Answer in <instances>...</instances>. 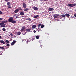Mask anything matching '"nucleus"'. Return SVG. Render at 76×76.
Returning <instances> with one entry per match:
<instances>
[{"mask_svg":"<svg viewBox=\"0 0 76 76\" xmlns=\"http://www.w3.org/2000/svg\"><path fill=\"white\" fill-rule=\"evenodd\" d=\"M76 6V4H68L67 6L68 7H74V6Z\"/></svg>","mask_w":76,"mask_h":76,"instance_id":"f257e3e1","label":"nucleus"},{"mask_svg":"<svg viewBox=\"0 0 76 76\" xmlns=\"http://www.w3.org/2000/svg\"><path fill=\"white\" fill-rule=\"evenodd\" d=\"M0 25L1 26V27H2V28H5V27H6L5 24L3 23H0Z\"/></svg>","mask_w":76,"mask_h":76,"instance_id":"f03ea898","label":"nucleus"},{"mask_svg":"<svg viewBox=\"0 0 76 76\" xmlns=\"http://www.w3.org/2000/svg\"><path fill=\"white\" fill-rule=\"evenodd\" d=\"M13 20V18H10L8 19V21L9 22H12Z\"/></svg>","mask_w":76,"mask_h":76,"instance_id":"7ed1b4c3","label":"nucleus"},{"mask_svg":"<svg viewBox=\"0 0 76 76\" xmlns=\"http://www.w3.org/2000/svg\"><path fill=\"white\" fill-rule=\"evenodd\" d=\"M26 27H25V26H23L22 27V28H21V32H23L25 31L24 29H25V28Z\"/></svg>","mask_w":76,"mask_h":76,"instance_id":"20e7f679","label":"nucleus"},{"mask_svg":"<svg viewBox=\"0 0 76 76\" xmlns=\"http://www.w3.org/2000/svg\"><path fill=\"white\" fill-rule=\"evenodd\" d=\"M59 16V15L58 14H55L53 15V17H54V18H57L58 16Z\"/></svg>","mask_w":76,"mask_h":76,"instance_id":"39448f33","label":"nucleus"},{"mask_svg":"<svg viewBox=\"0 0 76 76\" xmlns=\"http://www.w3.org/2000/svg\"><path fill=\"white\" fill-rule=\"evenodd\" d=\"M7 5L8 6V7L9 9H10V8H11V7H10V3L7 2Z\"/></svg>","mask_w":76,"mask_h":76,"instance_id":"423d86ee","label":"nucleus"},{"mask_svg":"<svg viewBox=\"0 0 76 76\" xmlns=\"http://www.w3.org/2000/svg\"><path fill=\"white\" fill-rule=\"evenodd\" d=\"M23 6L24 9H25V8H26V4H25V3H23Z\"/></svg>","mask_w":76,"mask_h":76,"instance_id":"0eeeda50","label":"nucleus"},{"mask_svg":"<svg viewBox=\"0 0 76 76\" xmlns=\"http://www.w3.org/2000/svg\"><path fill=\"white\" fill-rule=\"evenodd\" d=\"M16 42H17V41L16 40H14V41H13V42H12L11 43V45H14V44H15V43H16Z\"/></svg>","mask_w":76,"mask_h":76,"instance_id":"6e6552de","label":"nucleus"},{"mask_svg":"<svg viewBox=\"0 0 76 76\" xmlns=\"http://www.w3.org/2000/svg\"><path fill=\"white\" fill-rule=\"evenodd\" d=\"M49 11H53L54 9L53 8H50L49 9Z\"/></svg>","mask_w":76,"mask_h":76,"instance_id":"1a4fd4ad","label":"nucleus"},{"mask_svg":"<svg viewBox=\"0 0 76 76\" xmlns=\"http://www.w3.org/2000/svg\"><path fill=\"white\" fill-rule=\"evenodd\" d=\"M20 14L21 16H23V15H25V14L24 13V12H20Z\"/></svg>","mask_w":76,"mask_h":76,"instance_id":"9d476101","label":"nucleus"},{"mask_svg":"<svg viewBox=\"0 0 76 76\" xmlns=\"http://www.w3.org/2000/svg\"><path fill=\"white\" fill-rule=\"evenodd\" d=\"M18 12H19V9H17L14 11V12L15 13H18Z\"/></svg>","mask_w":76,"mask_h":76,"instance_id":"9b49d317","label":"nucleus"},{"mask_svg":"<svg viewBox=\"0 0 76 76\" xmlns=\"http://www.w3.org/2000/svg\"><path fill=\"white\" fill-rule=\"evenodd\" d=\"M37 26L35 25H33L32 27V29H34L36 28Z\"/></svg>","mask_w":76,"mask_h":76,"instance_id":"f8f14e48","label":"nucleus"},{"mask_svg":"<svg viewBox=\"0 0 76 76\" xmlns=\"http://www.w3.org/2000/svg\"><path fill=\"white\" fill-rule=\"evenodd\" d=\"M0 42H1V43H2V44H5L6 42L4 41L3 40H0Z\"/></svg>","mask_w":76,"mask_h":76,"instance_id":"ddd939ff","label":"nucleus"},{"mask_svg":"<svg viewBox=\"0 0 76 76\" xmlns=\"http://www.w3.org/2000/svg\"><path fill=\"white\" fill-rule=\"evenodd\" d=\"M33 9L34 10H37L38 9L37 7H34Z\"/></svg>","mask_w":76,"mask_h":76,"instance_id":"4468645a","label":"nucleus"},{"mask_svg":"<svg viewBox=\"0 0 76 76\" xmlns=\"http://www.w3.org/2000/svg\"><path fill=\"white\" fill-rule=\"evenodd\" d=\"M11 23H16V21L12 20Z\"/></svg>","mask_w":76,"mask_h":76,"instance_id":"2eb2a0df","label":"nucleus"},{"mask_svg":"<svg viewBox=\"0 0 76 76\" xmlns=\"http://www.w3.org/2000/svg\"><path fill=\"white\" fill-rule=\"evenodd\" d=\"M38 17H39V15H37L36 16H34L33 18H34V19H36V18H38Z\"/></svg>","mask_w":76,"mask_h":76,"instance_id":"dca6fc26","label":"nucleus"},{"mask_svg":"<svg viewBox=\"0 0 76 76\" xmlns=\"http://www.w3.org/2000/svg\"><path fill=\"white\" fill-rule=\"evenodd\" d=\"M65 16L67 17H69V16H70V15H69V14L66 13L65 14Z\"/></svg>","mask_w":76,"mask_h":76,"instance_id":"f3484780","label":"nucleus"},{"mask_svg":"<svg viewBox=\"0 0 76 76\" xmlns=\"http://www.w3.org/2000/svg\"><path fill=\"white\" fill-rule=\"evenodd\" d=\"M28 10H29V8H25L24 10V11H25V12H26V11H28Z\"/></svg>","mask_w":76,"mask_h":76,"instance_id":"a211bd4d","label":"nucleus"},{"mask_svg":"<svg viewBox=\"0 0 76 76\" xmlns=\"http://www.w3.org/2000/svg\"><path fill=\"white\" fill-rule=\"evenodd\" d=\"M21 34V32H20V31H18L17 33V35H20Z\"/></svg>","mask_w":76,"mask_h":76,"instance_id":"6ab92c4d","label":"nucleus"},{"mask_svg":"<svg viewBox=\"0 0 76 76\" xmlns=\"http://www.w3.org/2000/svg\"><path fill=\"white\" fill-rule=\"evenodd\" d=\"M5 42H7V44H9V43H10L9 41L7 40H5Z\"/></svg>","mask_w":76,"mask_h":76,"instance_id":"aec40b11","label":"nucleus"},{"mask_svg":"<svg viewBox=\"0 0 76 76\" xmlns=\"http://www.w3.org/2000/svg\"><path fill=\"white\" fill-rule=\"evenodd\" d=\"M27 20H29V21H32V20L30 18H28Z\"/></svg>","mask_w":76,"mask_h":76,"instance_id":"412c9836","label":"nucleus"},{"mask_svg":"<svg viewBox=\"0 0 76 76\" xmlns=\"http://www.w3.org/2000/svg\"><path fill=\"white\" fill-rule=\"evenodd\" d=\"M31 29H30V28L26 29V31H28V32L30 31H31Z\"/></svg>","mask_w":76,"mask_h":76,"instance_id":"4be33fe9","label":"nucleus"},{"mask_svg":"<svg viewBox=\"0 0 76 76\" xmlns=\"http://www.w3.org/2000/svg\"><path fill=\"white\" fill-rule=\"evenodd\" d=\"M7 20H5V21H2V23H7Z\"/></svg>","mask_w":76,"mask_h":76,"instance_id":"5701e85b","label":"nucleus"},{"mask_svg":"<svg viewBox=\"0 0 76 76\" xmlns=\"http://www.w3.org/2000/svg\"><path fill=\"white\" fill-rule=\"evenodd\" d=\"M41 24H39V25H38V29H39V27L41 26Z\"/></svg>","mask_w":76,"mask_h":76,"instance_id":"b1692460","label":"nucleus"},{"mask_svg":"<svg viewBox=\"0 0 76 76\" xmlns=\"http://www.w3.org/2000/svg\"><path fill=\"white\" fill-rule=\"evenodd\" d=\"M61 16L62 17H63V18H65V17H66V16L64 14L62 15H61Z\"/></svg>","mask_w":76,"mask_h":76,"instance_id":"393cba45","label":"nucleus"},{"mask_svg":"<svg viewBox=\"0 0 76 76\" xmlns=\"http://www.w3.org/2000/svg\"><path fill=\"white\" fill-rule=\"evenodd\" d=\"M39 36H36V39H39Z\"/></svg>","mask_w":76,"mask_h":76,"instance_id":"a878e982","label":"nucleus"},{"mask_svg":"<svg viewBox=\"0 0 76 76\" xmlns=\"http://www.w3.org/2000/svg\"><path fill=\"white\" fill-rule=\"evenodd\" d=\"M18 9L20 10H23V9H22L20 7H19Z\"/></svg>","mask_w":76,"mask_h":76,"instance_id":"bb28decb","label":"nucleus"},{"mask_svg":"<svg viewBox=\"0 0 76 76\" xmlns=\"http://www.w3.org/2000/svg\"><path fill=\"white\" fill-rule=\"evenodd\" d=\"M44 27V25H42L41 26V28H43Z\"/></svg>","mask_w":76,"mask_h":76,"instance_id":"cd10ccee","label":"nucleus"},{"mask_svg":"<svg viewBox=\"0 0 76 76\" xmlns=\"http://www.w3.org/2000/svg\"><path fill=\"white\" fill-rule=\"evenodd\" d=\"M0 49H1L3 50H4V48L2 47H0Z\"/></svg>","mask_w":76,"mask_h":76,"instance_id":"c85d7f7f","label":"nucleus"},{"mask_svg":"<svg viewBox=\"0 0 76 76\" xmlns=\"http://www.w3.org/2000/svg\"><path fill=\"white\" fill-rule=\"evenodd\" d=\"M2 30L4 31V32H5V31H6V29H5V28H3L2 29Z\"/></svg>","mask_w":76,"mask_h":76,"instance_id":"c756f323","label":"nucleus"},{"mask_svg":"<svg viewBox=\"0 0 76 76\" xmlns=\"http://www.w3.org/2000/svg\"><path fill=\"white\" fill-rule=\"evenodd\" d=\"M7 47H9V46H10V45H9V43H7Z\"/></svg>","mask_w":76,"mask_h":76,"instance_id":"7c9ffc66","label":"nucleus"},{"mask_svg":"<svg viewBox=\"0 0 76 76\" xmlns=\"http://www.w3.org/2000/svg\"><path fill=\"white\" fill-rule=\"evenodd\" d=\"M3 14V12L1 11H0V15H2Z\"/></svg>","mask_w":76,"mask_h":76,"instance_id":"2f4dec72","label":"nucleus"},{"mask_svg":"<svg viewBox=\"0 0 76 76\" xmlns=\"http://www.w3.org/2000/svg\"><path fill=\"white\" fill-rule=\"evenodd\" d=\"M1 54L0 53V55H2V54H2V53H3V52L2 51H1Z\"/></svg>","mask_w":76,"mask_h":76,"instance_id":"473e14b6","label":"nucleus"},{"mask_svg":"<svg viewBox=\"0 0 76 76\" xmlns=\"http://www.w3.org/2000/svg\"><path fill=\"white\" fill-rule=\"evenodd\" d=\"M10 35L11 36V37H12V36H13V34H12V33H11Z\"/></svg>","mask_w":76,"mask_h":76,"instance_id":"72a5a7b5","label":"nucleus"},{"mask_svg":"<svg viewBox=\"0 0 76 76\" xmlns=\"http://www.w3.org/2000/svg\"><path fill=\"white\" fill-rule=\"evenodd\" d=\"M5 1H9V0H5Z\"/></svg>","mask_w":76,"mask_h":76,"instance_id":"f704fd0d","label":"nucleus"},{"mask_svg":"<svg viewBox=\"0 0 76 76\" xmlns=\"http://www.w3.org/2000/svg\"><path fill=\"white\" fill-rule=\"evenodd\" d=\"M34 34H35V33L36 32V31H35V30H34Z\"/></svg>","mask_w":76,"mask_h":76,"instance_id":"c9c22d12","label":"nucleus"},{"mask_svg":"<svg viewBox=\"0 0 76 76\" xmlns=\"http://www.w3.org/2000/svg\"><path fill=\"white\" fill-rule=\"evenodd\" d=\"M3 20V19L2 18H0V20Z\"/></svg>","mask_w":76,"mask_h":76,"instance_id":"e433bc0d","label":"nucleus"},{"mask_svg":"<svg viewBox=\"0 0 76 76\" xmlns=\"http://www.w3.org/2000/svg\"><path fill=\"white\" fill-rule=\"evenodd\" d=\"M27 42H29V39L27 40Z\"/></svg>","mask_w":76,"mask_h":76,"instance_id":"4c0bfd02","label":"nucleus"},{"mask_svg":"<svg viewBox=\"0 0 76 76\" xmlns=\"http://www.w3.org/2000/svg\"><path fill=\"white\" fill-rule=\"evenodd\" d=\"M74 16L76 18V14H74Z\"/></svg>","mask_w":76,"mask_h":76,"instance_id":"58836bf2","label":"nucleus"},{"mask_svg":"<svg viewBox=\"0 0 76 76\" xmlns=\"http://www.w3.org/2000/svg\"><path fill=\"white\" fill-rule=\"evenodd\" d=\"M16 18H19V17L18 16H16Z\"/></svg>","mask_w":76,"mask_h":76,"instance_id":"ea45409f","label":"nucleus"},{"mask_svg":"<svg viewBox=\"0 0 76 76\" xmlns=\"http://www.w3.org/2000/svg\"><path fill=\"white\" fill-rule=\"evenodd\" d=\"M43 47V46H40V47H41V48H42V47Z\"/></svg>","mask_w":76,"mask_h":76,"instance_id":"a19ab883","label":"nucleus"},{"mask_svg":"<svg viewBox=\"0 0 76 76\" xmlns=\"http://www.w3.org/2000/svg\"><path fill=\"white\" fill-rule=\"evenodd\" d=\"M1 36H0V39H1Z\"/></svg>","mask_w":76,"mask_h":76,"instance_id":"79ce46f5","label":"nucleus"},{"mask_svg":"<svg viewBox=\"0 0 76 76\" xmlns=\"http://www.w3.org/2000/svg\"><path fill=\"white\" fill-rule=\"evenodd\" d=\"M39 30L40 31H41V29L39 28Z\"/></svg>","mask_w":76,"mask_h":76,"instance_id":"37998d69","label":"nucleus"},{"mask_svg":"<svg viewBox=\"0 0 76 76\" xmlns=\"http://www.w3.org/2000/svg\"><path fill=\"white\" fill-rule=\"evenodd\" d=\"M25 34H26V33H25L24 34H23V35H25Z\"/></svg>","mask_w":76,"mask_h":76,"instance_id":"c03bdc74","label":"nucleus"},{"mask_svg":"<svg viewBox=\"0 0 76 76\" xmlns=\"http://www.w3.org/2000/svg\"><path fill=\"white\" fill-rule=\"evenodd\" d=\"M39 31H39V30L38 31V32H39Z\"/></svg>","mask_w":76,"mask_h":76,"instance_id":"a18cd8bd","label":"nucleus"},{"mask_svg":"<svg viewBox=\"0 0 76 76\" xmlns=\"http://www.w3.org/2000/svg\"><path fill=\"white\" fill-rule=\"evenodd\" d=\"M32 39H33L34 40V38H33Z\"/></svg>","mask_w":76,"mask_h":76,"instance_id":"49530a36","label":"nucleus"},{"mask_svg":"<svg viewBox=\"0 0 76 76\" xmlns=\"http://www.w3.org/2000/svg\"><path fill=\"white\" fill-rule=\"evenodd\" d=\"M44 1H47V0H44Z\"/></svg>","mask_w":76,"mask_h":76,"instance_id":"de8ad7c7","label":"nucleus"},{"mask_svg":"<svg viewBox=\"0 0 76 76\" xmlns=\"http://www.w3.org/2000/svg\"><path fill=\"white\" fill-rule=\"evenodd\" d=\"M75 12H76V9L75 10Z\"/></svg>","mask_w":76,"mask_h":76,"instance_id":"09e8293b","label":"nucleus"},{"mask_svg":"<svg viewBox=\"0 0 76 76\" xmlns=\"http://www.w3.org/2000/svg\"><path fill=\"white\" fill-rule=\"evenodd\" d=\"M23 0V1H24V0Z\"/></svg>","mask_w":76,"mask_h":76,"instance_id":"8fccbe9b","label":"nucleus"}]
</instances>
